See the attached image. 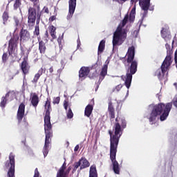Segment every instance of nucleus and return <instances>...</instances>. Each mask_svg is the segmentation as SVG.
<instances>
[{
  "label": "nucleus",
  "mask_w": 177,
  "mask_h": 177,
  "mask_svg": "<svg viewBox=\"0 0 177 177\" xmlns=\"http://www.w3.org/2000/svg\"><path fill=\"white\" fill-rule=\"evenodd\" d=\"M104 48H106V40H102L100 42V44L98 46V50H97L98 55L103 53V51L104 50Z\"/></svg>",
  "instance_id": "obj_29"
},
{
  "label": "nucleus",
  "mask_w": 177,
  "mask_h": 177,
  "mask_svg": "<svg viewBox=\"0 0 177 177\" xmlns=\"http://www.w3.org/2000/svg\"><path fill=\"white\" fill-rule=\"evenodd\" d=\"M129 20L131 23H133V21H135V15L130 14L129 17Z\"/></svg>",
  "instance_id": "obj_41"
},
{
  "label": "nucleus",
  "mask_w": 177,
  "mask_h": 177,
  "mask_svg": "<svg viewBox=\"0 0 177 177\" xmlns=\"http://www.w3.org/2000/svg\"><path fill=\"white\" fill-rule=\"evenodd\" d=\"M136 13V8L134 7V8H132V10L130 12V15H135Z\"/></svg>",
  "instance_id": "obj_48"
},
{
  "label": "nucleus",
  "mask_w": 177,
  "mask_h": 177,
  "mask_svg": "<svg viewBox=\"0 0 177 177\" xmlns=\"http://www.w3.org/2000/svg\"><path fill=\"white\" fill-rule=\"evenodd\" d=\"M6 60H8V53H4L2 56L3 63H6Z\"/></svg>",
  "instance_id": "obj_39"
},
{
  "label": "nucleus",
  "mask_w": 177,
  "mask_h": 177,
  "mask_svg": "<svg viewBox=\"0 0 177 177\" xmlns=\"http://www.w3.org/2000/svg\"><path fill=\"white\" fill-rule=\"evenodd\" d=\"M79 149H80V145H77L75 147L74 151H78Z\"/></svg>",
  "instance_id": "obj_51"
},
{
  "label": "nucleus",
  "mask_w": 177,
  "mask_h": 177,
  "mask_svg": "<svg viewBox=\"0 0 177 177\" xmlns=\"http://www.w3.org/2000/svg\"><path fill=\"white\" fill-rule=\"evenodd\" d=\"M93 111V105L91 104H88L84 110V115L86 117H88V118H89V117H91L92 112Z\"/></svg>",
  "instance_id": "obj_25"
},
{
  "label": "nucleus",
  "mask_w": 177,
  "mask_h": 177,
  "mask_svg": "<svg viewBox=\"0 0 177 177\" xmlns=\"http://www.w3.org/2000/svg\"><path fill=\"white\" fill-rule=\"evenodd\" d=\"M42 16V11L39 2H35L33 7H29L28 14V27H34L35 26V20L39 23Z\"/></svg>",
  "instance_id": "obj_4"
},
{
  "label": "nucleus",
  "mask_w": 177,
  "mask_h": 177,
  "mask_svg": "<svg viewBox=\"0 0 177 177\" xmlns=\"http://www.w3.org/2000/svg\"><path fill=\"white\" fill-rule=\"evenodd\" d=\"M31 104L35 109H37L38 104H39V97L36 93H34L30 97Z\"/></svg>",
  "instance_id": "obj_20"
},
{
  "label": "nucleus",
  "mask_w": 177,
  "mask_h": 177,
  "mask_svg": "<svg viewBox=\"0 0 177 177\" xmlns=\"http://www.w3.org/2000/svg\"><path fill=\"white\" fill-rule=\"evenodd\" d=\"M174 86L177 88V83H174Z\"/></svg>",
  "instance_id": "obj_58"
},
{
  "label": "nucleus",
  "mask_w": 177,
  "mask_h": 177,
  "mask_svg": "<svg viewBox=\"0 0 177 177\" xmlns=\"http://www.w3.org/2000/svg\"><path fill=\"white\" fill-rule=\"evenodd\" d=\"M129 19V15L128 14H127L125 15V17H124L123 20L122 21V23L120 24V25L122 27H125V26L127 25V23H128Z\"/></svg>",
  "instance_id": "obj_34"
},
{
  "label": "nucleus",
  "mask_w": 177,
  "mask_h": 177,
  "mask_svg": "<svg viewBox=\"0 0 177 177\" xmlns=\"http://www.w3.org/2000/svg\"><path fill=\"white\" fill-rule=\"evenodd\" d=\"M21 55H25L26 54L24 53V48L23 47H21Z\"/></svg>",
  "instance_id": "obj_54"
},
{
  "label": "nucleus",
  "mask_w": 177,
  "mask_h": 177,
  "mask_svg": "<svg viewBox=\"0 0 177 177\" xmlns=\"http://www.w3.org/2000/svg\"><path fill=\"white\" fill-rule=\"evenodd\" d=\"M70 171H71V168L68 167L66 171H65V174H66V177H68V174H70Z\"/></svg>",
  "instance_id": "obj_50"
},
{
  "label": "nucleus",
  "mask_w": 177,
  "mask_h": 177,
  "mask_svg": "<svg viewBox=\"0 0 177 177\" xmlns=\"http://www.w3.org/2000/svg\"><path fill=\"white\" fill-rule=\"evenodd\" d=\"M24 113H26V104H24V103H21L19 106L17 113V119L19 124L23 121V118H24Z\"/></svg>",
  "instance_id": "obj_14"
},
{
  "label": "nucleus",
  "mask_w": 177,
  "mask_h": 177,
  "mask_svg": "<svg viewBox=\"0 0 177 177\" xmlns=\"http://www.w3.org/2000/svg\"><path fill=\"white\" fill-rule=\"evenodd\" d=\"M108 111L111 120L115 118V109H114V106L113 105V102H111V101L109 102Z\"/></svg>",
  "instance_id": "obj_22"
},
{
  "label": "nucleus",
  "mask_w": 177,
  "mask_h": 177,
  "mask_svg": "<svg viewBox=\"0 0 177 177\" xmlns=\"http://www.w3.org/2000/svg\"><path fill=\"white\" fill-rule=\"evenodd\" d=\"M118 111V116L115 118L113 123V130H109V135L110 136V160L113 165V171L116 175H120V164L115 159L117 156V149L118 147V143H120V139L122 136L124 129L127 128V120L124 118H119Z\"/></svg>",
  "instance_id": "obj_1"
},
{
  "label": "nucleus",
  "mask_w": 177,
  "mask_h": 177,
  "mask_svg": "<svg viewBox=\"0 0 177 177\" xmlns=\"http://www.w3.org/2000/svg\"><path fill=\"white\" fill-rule=\"evenodd\" d=\"M129 19V15L128 14H127L125 15V17H124L123 20L122 21V23L120 24V25L122 27H125V26L127 25V23H128Z\"/></svg>",
  "instance_id": "obj_35"
},
{
  "label": "nucleus",
  "mask_w": 177,
  "mask_h": 177,
  "mask_svg": "<svg viewBox=\"0 0 177 177\" xmlns=\"http://www.w3.org/2000/svg\"><path fill=\"white\" fill-rule=\"evenodd\" d=\"M6 98L7 97L6 95L1 97V101L0 102V107H1V109H5L6 106V103L8 102V99Z\"/></svg>",
  "instance_id": "obj_31"
},
{
  "label": "nucleus",
  "mask_w": 177,
  "mask_h": 177,
  "mask_svg": "<svg viewBox=\"0 0 177 177\" xmlns=\"http://www.w3.org/2000/svg\"><path fill=\"white\" fill-rule=\"evenodd\" d=\"M122 88V84H118L115 86V89L113 90V92L116 91V92H120L121 91V88Z\"/></svg>",
  "instance_id": "obj_43"
},
{
  "label": "nucleus",
  "mask_w": 177,
  "mask_h": 177,
  "mask_svg": "<svg viewBox=\"0 0 177 177\" xmlns=\"http://www.w3.org/2000/svg\"><path fill=\"white\" fill-rule=\"evenodd\" d=\"M91 166V163L89 161L86 160L85 158L82 157L78 162H75L73 171H77L78 168L80 167V170L85 169V168H88Z\"/></svg>",
  "instance_id": "obj_11"
},
{
  "label": "nucleus",
  "mask_w": 177,
  "mask_h": 177,
  "mask_svg": "<svg viewBox=\"0 0 177 177\" xmlns=\"http://www.w3.org/2000/svg\"><path fill=\"white\" fill-rule=\"evenodd\" d=\"M38 42L39 53H41V55H45V53H46V43L44 41L41 40L40 37H38Z\"/></svg>",
  "instance_id": "obj_21"
},
{
  "label": "nucleus",
  "mask_w": 177,
  "mask_h": 177,
  "mask_svg": "<svg viewBox=\"0 0 177 177\" xmlns=\"http://www.w3.org/2000/svg\"><path fill=\"white\" fill-rule=\"evenodd\" d=\"M6 168H10L8 171V177H15V155L11 152L9 156V161L8 160L6 163Z\"/></svg>",
  "instance_id": "obj_9"
},
{
  "label": "nucleus",
  "mask_w": 177,
  "mask_h": 177,
  "mask_svg": "<svg viewBox=\"0 0 177 177\" xmlns=\"http://www.w3.org/2000/svg\"><path fill=\"white\" fill-rule=\"evenodd\" d=\"M171 64H172V56L167 55L165 58V60L163 61L160 66L162 74L160 70H158L156 71V74L158 73L157 76L158 77V78H161V77H164V75H165V73L168 71Z\"/></svg>",
  "instance_id": "obj_6"
},
{
  "label": "nucleus",
  "mask_w": 177,
  "mask_h": 177,
  "mask_svg": "<svg viewBox=\"0 0 177 177\" xmlns=\"http://www.w3.org/2000/svg\"><path fill=\"white\" fill-rule=\"evenodd\" d=\"M139 1V2H140V1L142 0H131V3H136V2H138Z\"/></svg>",
  "instance_id": "obj_52"
},
{
  "label": "nucleus",
  "mask_w": 177,
  "mask_h": 177,
  "mask_svg": "<svg viewBox=\"0 0 177 177\" xmlns=\"http://www.w3.org/2000/svg\"><path fill=\"white\" fill-rule=\"evenodd\" d=\"M125 39H127V33H113L112 40L113 48H115V46H120V45H122L125 41Z\"/></svg>",
  "instance_id": "obj_10"
},
{
  "label": "nucleus",
  "mask_w": 177,
  "mask_h": 177,
  "mask_svg": "<svg viewBox=\"0 0 177 177\" xmlns=\"http://www.w3.org/2000/svg\"><path fill=\"white\" fill-rule=\"evenodd\" d=\"M3 24H5V22L8 21V19H9V14L8 12H4L2 16Z\"/></svg>",
  "instance_id": "obj_37"
},
{
  "label": "nucleus",
  "mask_w": 177,
  "mask_h": 177,
  "mask_svg": "<svg viewBox=\"0 0 177 177\" xmlns=\"http://www.w3.org/2000/svg\"><path fill=\"white\" fill-rule=\"evenodd\" d=\"M66 168V162H64L58 170L56 177H67V174L65 173Z\"/></svg>",
  "instance_id": "obj_24"
},
{
  "label": "nucleus",
  "mask_w": 177,
  "mask_h": 177,
  "mask_svg": "<svg viewBox=\"0 0 177 177\" xmlns=\"http://www.w3.org/2000/svg\"><path fill=\"white\" fill-rule=\"evenodd\" d=\"M14 21H15L16 27H18V26L20 24V19L17 17H15Z\"/></svg>",
  "instance_id": "obj_42"
},
{
  "label": "nucleus",
  "mask_w": 177,
  "mask_h": 177,
  "mask_svg": "<svg viewBox=\"0 0 177 177\" xmlns=\"http://www.w3.org/2000/svg\"><path fill=\"white\" fill-rule=\"evenodd\" d=\"M50 97H48L44 105V129H52V123H50V111H52V105L50 104Z\"/></svg>",
  "instance_id": "obj_5"
},
{
  "label": "nucleus",
  "mask_w": 177,
  "mask_h": 177,
  "mask_svg": "<svg viewBox=\"0 0 177 177\" xmlns=\"http://www.w3.org/2000/svg\"><path fill=\"white\" fill-rule=\"evenodd\" d=\"M108 68L109 65L107 64H104L102 66L101 71L100 73V78L97 84V87L95 88V91H97V89H99V84H102V81H103V80H104V78L106 77V75H107Z\"/></svg>",
  "instance_id": "obj_13"
},
{
  "label": "nucleus",
  "mask_w": 177,
  "mask_h": 177,
  "mask_svg": "<svg viewBox=\"0 0 177 177\" xmlns=\"http://www.w3.org/2000/svg\"><path fill=\"white\" fill-rule=\"evenodd\" d=\"M48 70H49V73L52 74V73H53V66H51Z\"/></svg>",
  "instance_id": "obj_53"
},
{
  "label": "nucleus",
  "mask_w": 177,
  "mask_h": 177,
  "mask_svg": "<svg viewBox=\"0 0 177 177\" xmlns=\"http://www.w3.org/2000/svg\"><path fill=\"white\" fill-rule=\"evenodd\" d=\"M172 104L174 107L177 109V97L174 98L172 102H168L166 104L164 103H159L153 106L152 111L149 115V122H156L157 120L160 121H165L171 113L172 109Z\"/></svg>",
  "instance_id": "obj_2"
},
{
  "label": "nucleus",
  "mask_w": 177,
  "mask_h": 177,
  "mask_svg": "<svg viewBox=\"0 0 177 177\" xmlns=\"http://www.w3.org/2000/svg\"><path fill=\"white\" fill-rule=\"evenodd\" d=\"M122 28H124V26L120 24L113 34H127V29Z\"/></svg>",
  "instance_id": "obj_30"
},
{
  "label": "nucleus",
  "mask_w": 177,
  "mask_h": 177,
  "mask_svg": "<svg viewBox=\"0 0 177 177\" xmlns=\"http://www.w3.org/2000/svg\"><path fill=\"white\" fill-rule=\"evenodd\" d=\"M33 177H39V171H38V168L35 169V174Z\"/></svg>",
  "instance_id": "obj_45"
},
{
  "label": "nucleus",
  "mask_w": 177,
  "mask_h": 177,
  "mask_svg": "<svg viewBox=\"0 0 177 177\" xmlns=\"http://www.w3.org/2000/svg\"><path fill=\"white\" fill-rule=\"evenodd\" d=\"M174 60H175V63L176 64V66L177 68V50L175 51Z\"/></svg>",
  "instance_id": "obj_49"
},
{
  "label": "nucleus",
  "mask_w": 177,
  "mask_h": 177,
  "mask_svg": "<svg viewBox=\"0 0 177 177\" xmlns=\"http://www.w3.org/2000/svg\"><path fill=\"white\" fill-rule=\"evenodd\" d=\"M149 10H154V7H153V6L151 7V8H149Z\"/></svg>",
  "instance_id": "obj_57"
},
{
  "label": "nucleus",
  "mask_w": 177,
  "mask_h": 177,
  "mask_svg": "<svg viewBox=\"0 0 177 177\" xmlns=\"http://www.w3.org/2000/svg\"><path fill=\"white\" fill-rule=\"evenodd\" d=\"M45 35L47 36V38H48V37H49V34L48 33V30L46 31Z\"/></svg>",
  "instance_id": "obj_55"
},
{
  "label": "nucleus",
  "mask_w": 177,
  "mask_h": 177,
  "mask_svg": "<svg viewBox=\"0 0 177 177\" xmlns=\"http://www.w3.org/2000/svg\"><path fill=\"white\" fill-rule=\"evenodd\" d=\"M92 102H93V103H95V101L93 100V99L92 100Z\"/></svg>",
  "instance_id": "obj_60"
},
{
  "label": "nucleus",
  "mask_w": 177,
  "mask_h": 177,
  "mask_svg": "<svg viewBox=\"0 0 177 177\" xmlns=\"http://www.w3.org/2000/svg\"><path fill=\"white\" fill-rule=\"evenodd\" d=\"M23 128L27 129L28 128V122L24 121Z\"/></svg>",
  "instance_id": "obj_47"
},
{
  "label": "nucleus",
  "mask_w": 177,
  "mask_h": 177,
  "mask_svg": "<svg viewBox=\"0 0 177 177\" xmlns=\"http://www.w3.org/2000/svg\"><path fill=\"white\" fill-rule=\"evenodd\" d=\"M64 107L66 111H67V110L68 109V111L66 112V117L69 120H71V118H73L74 117V113H73V111L71 110V107H70V104H68V101H67V100L64 101Z\"/></svg>",
  "instance_id": "obj_18"
},
{
  "label": "nucleus",
  "mask_w": 177,
  "mask_h": 177,
  "mask_svg": "<svg viewBox=\"0 0 177 177\" xmlns=\"http://www.w3.org/2000/svg\"><path fill=\"white\" fill-rule=\"evenodd\" d=\"M89 177H97V171L96 170V165H93L90 167Z\"/></svg>",
  "instance_id": "obj_27"
},
{
  "label": "nucleus",
  "mask_w": 177,
  "mask_h": 177,
  "mask_svg": "<svg viewBox=\"0 0 177 177\" xmlns=\"http://www.w3.org/2000/svg\"><path fill=\"white\" fill-rule=\"evenodd\" d=\"M69 10L68 14L67 16V19L70 20L73 15H74V12H75V8L77 7V0H69L68 1Z\"/></svg>",
  "instance_id": "obj_15"
},
{
  "label": "nucleus",
  "mask_w": 177,
  "mask_h": 177,
  "mask_svg": "<svg viewBox=\"0 0 177 177\" xmlns=\"http://www.w3.org/2000/svg\"><path fill=\"white\" fill-rule=\"evenodd\" d=\"M5 96L6 97H10V100H13V99H15V96H16V93L15 91H10L6 94Z\"/></svg>",
  "instance_id": "obj_32"
},
{
  "label": "nucleus",
  "mask_w": 177,
  "mask_h": 177,
  "mask_svg": "<svg viewBox=\"0 0 177 177\" xmlns=\"http://www.w3.org/2000/svg\"><path fill=\"white\" fill-rule=\"evenodd\" d=\"M126 56L127 57V59L121 60L125 68H127L124 85L127 89H129L132 83V75L138 71V61L133 60L135 59V46H132L129 48Z\"/></svg>",
  "instance_id": "obj_3"
},
{
  "label": "nucleus",
  "mask_w": 177,
  "mask_h": 177,
  "mask_svg": "<svg viewBox=\"0 0 177 177\" xmlns=\"http://www.w3.org/2000/svg\"><path fill=\"white\" fill-rule=\"evenodd\" d=\"M46 42H48V39H46Z\"/></svg>",
  "instance_id": "obj_61"
},
{
  "label": "nucleus",
  "mask_w": 177,
  "mask_h": 177,
  "mask_svg": "<svg viewBox=\"0 0 177 177\" xmlns=\"http://www.w3.org/2000/svg\"><path fill=\"white\" fill-rule=\"evenodd\" d=\"M13 0H8V3H10V2H12Z\"/></svg>",
  "instance_id": "obj_59"
},
{
  "label": "nucleus",
  "mask_w": 177,
  "mask_h": 177,
  "mask_svg": "<svg viewBox=\"0 0 177 177\" xmlns=\"http://www.w3.org/2000/svg\"><path fill=\"white\" fill-rule=\"evenodd\" d=\"M46 139H45V144L43 148V154L44 157L48 156L49 153V145H50V142H52V138L53 137V131L52 129H44Z\"/></svg>",
  "instance_id": "obj_7"
},
{
  "label": "nucleus",
  "mask_w": 177,
  "mask_h": 177,
  "mask_svg": "<svg viewBox=\"0 0 177 177\" xmlns=\"http://www.w3.org/2000/svg\"><path fill=\"white\" fill-rule=\"evenodd\" d=\"M19 44V35H14L13 37L10 39L8 43V52L10 56H15L16 53V48H17V45Z\"/></svg>",
  "instance_id": "obj_8"
},
{
  "label": "nucleus",
  "mask_w": 177,
  "mask_h": 177,
  "mask_svg": "<svg viewBox=\"0 0 177 177\" xmlns=\"http://www.w3.org/2000/svg\"><path fill=\"white\" fill-rule=\"evenodd\" d=\"M160 34L162 35V38H164V39H165V41H169V39H171V38H172V36H171V33H169L168 32V30H167V28H162L161 31H160Z\"/></svg>",
  "instance_id": "obj_23"
},
{
  "label": "nucleus",
  "mask_w": 177,
  "mask_h": 177,
  "mask_svg": "<svg viewBox=\"0 0 177 177\" xmlns=\"http://www.w3.org/2000/svg\"><path fill=\"white\" fill-rule=\"evenodd\" d=\"M42 12H44V13H47V15H49V8L48 7L44 6L43 8Z\"/></svg>",
  "instance_id": "obj_44"
},
{
  "label": "nucleus",
  "mask_w": 177,
  "mask_h": 177,
  "mask_svg": "<svg viewBox=\"0 0 177 177\" xmlns=\"http://www.w3.org/2000/svg\"><path fill=\"white\" fill-rule=\"evenodd\" d=\"M63 38H64V33H62V35L61 36H59V37L57 38V42L60 46V45H62V41H63Z\"/></svg>",
  "instance_id": "obj_38"
},
{
  "label": "nucleus",
  "mask_w": 177,
  "mask_h": 177,
  "mask_svg": "<svg viewBox=\"0 0 177 177\" xmlns=\"http://www.w3.org/2000/svg\"><path fill=\"white\" fill-rule=\"evenodd\" d=\"M20 41L27 42L31 38V35L27 29L22 28L19 32Z\"/></svg>",
  "instance_id": "obj_17"
},
{
  "label": "nucleus",
  "mask_w": 177,
  "mask_h": 177,
  "mask_svg": "<svg viewBox=\"0 0 177 177\" xmlns=\"http://www.w3.org/2000/svg\"><path fill=\"white\" fill-rule=\"evenodd\" d=\"M21 5V0H15L14 3V9L15 10L19 9Z\"/></svg>",
  "instance_id": "obj_36"
},
{
  "label": "nucleus",
  "mask_w": 177,
  "mask_h": 177,
  "mask_svg": "<svg viewBox=\"0 0 177 177\" xmlns=\"http://www.w3.org/2000/svg\"><path fill=\"white\" fill-rule=\"evenodd\" d=\"M34 35H39V22L36 21V26L35 27V30L33 32Z\"/></svg>",
  "instance_id": "obj_33"
},
{
  "label": "nucleus",
  "mask_w": 177,
  "mask_h": 177,
  "mask_svg": "<svg viewBox=\"0 0 177 177\" xmlns=\"http://www.w3.org/2000/svg\"><path fill=\"white\" fill-rule=\"evenodd\" d=\"M21 70L24 75V77L30 73V68H31V66H30V64H28V55H27L26 57H24L22 62L20 65Z\"/></svg>",
  "instance_id": "obj_12"
},
{
  "label": "nucleus",
  "mask_w": 177,
  "mask_h": 177,
  "mask_svg": "<svg viewBox=\"0 0 177 177\" xmlns=\"http://www.w3.org/2000/svg\"><path fill=\"white\" fill-rule=\"evenodd\" d=\"M140 6L145 11V14L147 15V10L150 8V0H142L139 2Z\"/></svg>",
  "instance_id": "obj_19"
},
{
  "label": "nucleus",
  "mask_w": 177,
  "mask_h": 177,
  "mask_svg": "<svg viewBox=\"0 0 177 177\" xmlns=\"http://www.w3.org/2000/svg\"><path fill=\"white\" fill-rule=\"evenodd\" d=\"M89 73H91L89 67L82 66L79 71V78L80 81H84L89 75Z\"/></svg>",
  "instance_id": "obj_16"
},
{
  "label": "nucleus",
  "mask_w": 177,
  "mask_h": 177,
  "mask_svg": "<svg viewBox=\"0 0 177 177\" xmlns=\"http://www.w3.org/2000/svg\"><path fill=\"white\" fill-rule=\"evenodd\" d=\"M48 30L53 39H56V38H57L56 36V27H55L53 25H51L48 27Z\"/></svg>",
  "instance_id": "obj_28"
},
{
  "label": "nucleus",
  "mask_w": 177,
  "mask_h": 177,
  "mask_svg": "<svg viewBox=\"0 0 177 177\" xmlns=\"http://www.w3.org/2000/svg\"><path fill=\"white\" fill-rule=\"evenodd\" d=\"M32 2H33V5H34V3H35V2H38V1H37V0H30Z\"/></svg>",
  "instance_id": "obj_56"
},
{
  "label": "nucleus",
  "mask_w": 177,
  "mask_h": 177,
  "mask_svg": "<svg viewBox=\"0 0 177 177\" xmlns=\"http://www.w3.org/2000/svg\"><path fill=\"white\" fill-rule=\"evenodd\" d=\"M42 74H44V68H41L37 73H36L35 75V77L33 78V80H32V82L33 84H37V82H38V80H39V78L41 77V75H42Z\"/></svg>",
  "instance_id": "obj_26"
},
{
  "label": "nucleus",
  "mask_w": 177,
  "mask_h": 177,
  "mask_svg": "<svg viewBox=\"0 0 177 177\" xmlns=\"http://www.w3.org/2000/svg\"><path fill=\"white\" fill-rule=\"evenodd\" d=\"M53 103V104H59V103H60V97H57L54 98Z\"/></svg>",
  "instance_id": "obj_40"
},
{
  "label": "nucleus",
  "mask_w": 177,
  "mask_h": 177,
  "mask_svg": "<svg viewBox=\"0 0 177 177\" xmlns=\"http://www.w3.org/2000/svg\"><path fill=\"white\" fill-rule=\"evenodd\" d=\"M48 20L50 22L55 21V20H56V15H53V16L50 17Z\"/></svg>",
  "instance_id": "obj_46"
}]
</instances>
